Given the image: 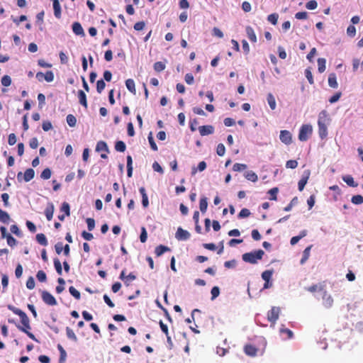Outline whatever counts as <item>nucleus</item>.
<instances>
[{"label":"nucleus","mask_w":363,"mask_h":363,"mask_svg":"<svg viewBox=\"0 0 363 363\" xmlns=\"http://www.w3.org/2000/svg\"><path fill=\"white\" fill-rule=\"evenodd\" d=\"M264 255V252L262 250H257L243 254L242 259L245 262L255 264L258 262V260L262 259Z\"/></svg>","instance_id":"nucleus-1"},{"label":"nucleus","mask_w":363,"mask_h":363,"mask_svg":"<svg viewBox=\"0 0 363 363\" xmlns=\"http://www.w3.org/2000/svg\"><path fill=\"white\" fill-rule=\"evenodd\" d=\"M325 116L326 112L325 111H322L318 120V135L321 139H324L328 135V128L325 124Z\"/></svg>","instance_id":"nucleus-2"},{"label":"nucleus","mask_w":363,"mask_h":363,"mask_svg":"<svg viewBox=\"0 0 363 363\" xmlns=\"http://www.w3.org/2000/svg\"><path fill=\"white\" fill-rule=\"evenodd\" d=\"M313 128L309 124L302 125L298 133V140L301 141H306L309 136L312 134Z\"/></svg>","instance_id":"nucleus-3"},{"label":"nucleus","mask_w":363,"mask_h":363,"mask_svg":"<svg viewBox=\"0 0 363 363\" xmlns=\"http://www.w3.org/2000/svg\"><path fill=\"white\" fill-rule=\"evenodd\" d=\"M322 296V303L326 308H330L333 305V298L332 296L328 294L325 290L320 289Z\"/></svg>","instance_id":"nucleus-4"},{"label":"nucleus","mask_w":363,"mask_h":363,"mask_svg":"<svg viewBox=\"0 0 363 363\" xmlns=\"http://www.w3.org/2000/svg\"><path fill=\"white\" fill-rule=\"evenodd\" d=\"M41 298L43 302L48 306L57 305V301L55 298L47 291H43L41 292Z\"/></svg>","instance_id":"nucleus-5"},{"label":"nucleus","mask_w":363,"mask_h":363,"mask_svg":"<svg viewBox=\"0 0 363 363\" xmlns=\"http://www.w3.org/2000/svg\"><path fill=\"white\" fill-rule=\"evenodd\" d=\"M191 237V234L186 230H184L182 228L179 227L175 233V238L179 241L188 240Z\"/></svg>","instance_id":"nucleus-6"},{"label":"nucleus","mask_w":363,"mask_h":363,"mask_svg":"<svg viewBox=\"0 0 363 363\" xmlns=\"http://www.w3.org/2000/svg\"><path fill=\"white\" fill-rule=\"evenodd\" d=\"M280 313V308L279 307H272L270 311L267 313V319L269 321L275 323L278 320Z\"/></svg>","instance_id":"nucleus-7"},{"label":"nucleus","mask_w":363,"mask_h":363,"mask_svg":"<svg viewBox=\"0 0 363 363\" xmlns=\"http://www.w3.org/2000/svg\"><path fill=\"white\" fill-rule=\"evenodd\" d=\"M279 139L285 145H290L292 142L291 133L289 130H281Z\"/></svg>","instance_id":"nucleus-8"},{"label":"nucleus","mask_w":363,"mask_h":363,"mask_svg":"<svg viewBox=\"0 0 363 363\" xmlns=\"http://www.w3.org/2000/svg\"><path fill=\"white\" fill-rule=\"evenodd\" d=\"M201 135L205 136L214 133V127L211 125H202L199 128Z\"/></svg>","instance_id":"nucleus-9"},{"label":"nucleus","mask_w":363,"mask_h":363,"mask_svg":"<svg viewBox=\"0 0 363 363\" xmlns=\"http://www.w3.org/2000/svg\"><path fill=\"white\" fill-rule=\"evenodd\" d=\"M309 176H310V172L305 171L303 173V175L302 176L301 179L299 180V182L298 183V188L300 191L303 190L306 184L308 182Z\"/></svg>","instance_id":"nucleus-10"},{"label":"nucleus","mask_w":363,"mask_h":363,"mask_svg":"<svg viewBox=\"0 0 363 363\" xmlns=\"http://www.w3.org/2000/svg\"><path fill=\"white\" fill-rule=\"evenodd\" d=\"M72 31L77 35L84 36V31L82 26V25L79 22L73 23L72 26Z\"/></svg>","instance_id":"nucleus-11"},{"label":"nucleus","mask_w":363,"mask_h":363,"mask_svg":"<svg viewBox=\"0 0 363 363\" xmlns=\"http://www.w3.org/2000/svg\"><path fill=\"white\" fill-rule=\"evenodd\" d=\"M52 6L54 10V16L57 18H61V6L60 4L59 0H52Z\"/></svg>","instance_id":"nucleus-12"},{"label":"nucleus","mask_w":363,"mask_h":363,"mask_svg":"<svg viewBox=\"0 0 363 363\" xmlns=\"http://www.w3.org/2000/svg\"><path fill=\"white\" fill-rule=\"evenodd\" d=\"M54 205L52 202H49L45 210V215L48 220H51L53 217Z\"/></svg>","instance_id":"nucleus-13"},{"label":"nucleus","mask_w":363,"mask_h":363,"mask_svg":"<svg viewBox=\"0 0 363 363\" xmlns=\"http://www.w3.org/2000/svg\"><path fill=\"white\" fill-rule=\"evenodd\" d=\"M245 353L250 357H255L257 354V349L252 345H246L244 347Z\"/></svg>","instance_id":"nucleus-14"},{"label":"nucleus","mask_w":363,"mask_h":363,"mask_svg":"<svg viewBox=\"0 0 363 363\" xmlns=\"http://www.w3.org/2000/svg\"><path fill=\"white\" fill-rule=\"evenodd\" d=\"M245 31H246V34H247L248 39L252 43H256L257 42V36L254 31V29L251 26H248L245 28Z\"/></svg>","instance_id":"nucleus-15"},{"label":"nucleus","mask_w":363,"mask_h":363,"mask_svg":"<svg viewBox=\"0 0 363 363\" xmlns=\"http://www.w3.org/2000/svg\"><path fill=\"white\" fill-rule=\"evenodd\" d=\"M171 249L165 245H160L155 247V253L157 257L162 255L166 252H169Z\"/></svg>","instance_id":"nucleus-16"},{"label":"nucleus","mask_w":363,"mask_h":363,"mask_svg":"<svg viewBox=\"0 0 363 363\" xmlns=\"http://www.w3.org/2000/svg\"><path fill=\"white\" fill-rule=\"evenodd\" d=\"M35 177V171L32 168L27 169L23 174V180L28 182Z\"/></svg>","instance_id":"nucleus-17"},{"label":"nucleus","mask_w":363,"mask_h":363,"mask_svg":"<svg viewBox=\"0 0 363 363\" xmlns=\"http://www.w3.org/2000/svg\"><path fill=\"white\" fill-rule=\"evenodd\" d=\"M96 152H105L106 153L109 152L108 147L106 142L104 141H99L96 146Z\"/></svg>","instance_id":"nucleus-18"},{"label":"nucleus","mask_w":363,"mask_h":363,"mask_svg":"<svg viewBox=\"0 0 363 363\" xmlns=\"http://www.w3.org/2000/svg\"><path fill=\"white\" fill-rule=\"evenodd\" d=\"M342 180L351 187H357L358 184L354 182L353 177L351 175H345L342 177Z\"/></svg>","instance_id":"nucleus-19"},{"label":"nucleus","mask_w":363,"mask_h":363,"mask_svg":"<svg viewBox=\"0 0 363 363\" xmlns=\"http://www.w3.org/2000/svg\"><path fill=\"white\" fill-rule=\"evenodd\" d=\"M79 101L84 108H87V101L86 94L82 90L78 91Z\"/></svg>","instance_id":"nucleus-20"},{"label":"nucleus","mask_w":363,"mask_h":363,"mask_svg":"<svg viewBox=\"0 0 363 363\" xmlns=\"http://www.w3.org/2000/svg\"><path fill=\"white\" fill-rule=\"evenodd\" d=\"M125 86L130 92H131L133 94H135V93H136L135 84V82L133 79H128L125 81Z\"/></svg>","instance_id":"nucleus-21"},{"label":"nucleus","mask_w":363,"mask_h":363,"mask_svg":"<svg viewBox=\"0 0 363 363\" xmlns=\"http://www.w3.org/2000/svg\"><path fill=\"white\" fill-rule=\"evenodd\" d=\"M267 103L272 110H274L277 107V103L274 95L269 93L267 96Z\"/></svg>","instance_id":"nucleus-22"},{"label":"nucleus","mask_w":363,"mask_h":363,"mask_svg":"<svg viewBox=\"0 0 363 363\" xmlns=\"http://www.w3.org/2000/svg\"><path fill=\"white\" fill-rule=\"evenodd\" d=\"M328 84L332 88H337L338 86V84L337 82V78L336 74L335 73L330 74L328 77Z\"/></svg>","instance_id":"nucleus-23"},{"label":"nucleus","mask_w":363,"mask_h":363,"mask_svg":"<svg viewBox=\"0 0 363 363\" xmlns=\"http://www.w3.org/2000/svg\"><path fill=\"white\" fill-rule=\"evenodd\" d=\"M36 240L37 242L43 245V246H47L48 245V240L45 237V235L43 233H38L36 235Z\"/></svg>","instance_id":"nucleus-24"},{"label":"nucleus","mask_w":363,"mask_h":363,"mask_svg":"<svg viewBox=\"0 0 363 363\" xmlns=\"http://www.w3.org/2000/svg\"><path fill=\"white\" fill-rule=\"evenodd\" d=\"M66 334L68 339L71 340L72 341L74 342H77L78 338L75 333H74L73 330L71 329L69 327L66 328Z\"/></svg>","instance_id":"nucleus-25"},{"label":"nucleus","mask_w":363,"mask_h":363,"mask_svg":"<svg viewBox=\"0 0 363 363\" xmlns=\"http://www.w3.org/2000/svg\"><path fill=\"white\" fill-rule=\"evenodd\" d=\"M311 247H312V245H310V246L307 247L303 250L302 258L301 259V261H300L301 264H303L308 259V257L310 256V252H311Z\"/></svg>","instance_id":"nucleus-26"},{"label":"nucleus","mask_w":363,"mask_h":363,"mask_svg":"<svg viewBox=\"0 0 363 363\" xmlns=\"http://www.w3.org/2000/svg\"><path fill=\"white\" fill-rule=\"evenodd\" d=\"M245 177L252 182L257 181V175L253 171H247L245 173Z\"/></svg>","instance_id":"nucleus-27"},{"label":"nucleus","mask_w":363,"mask_h":363,"mask_svg":"<svg viewBox=\"0 0 363 363\" xmlns=\"http://www.w3.org/2000/svg\"><path fill=\"white\" fill-rule=\"evenodd\" d=\"M208 207V199L206 197H202L199 201V208L202 213H205Z\"/></svg>","instance_id":"nucleus-28"},{"label":"nucleus","mask_w":363,"mask_h":363,"mask_svg":"<svg viewBox=\"0 0 363 363\" xmlns=\"http://www.w3.org/2000/svg\"><path fill=\"white\" fill-rule=\"evenodd\" d=\"M326 60L325 58L318 59V69L320 73H323L325 70Z\"/></svg>","instance_id":"nucleus-29"},{"label":"nucleus","mask_w":363,"mask_h":363,"mask_svg":"<svg viewBox=\"0 0 363 363\" xmlns=\"http://www.w3.org/2000/svg\"><path fill=\"white\" fill-rule=\"evenodd\" d=\"M115 149L118 152H123L126 149V145L123 141L118 140L116 142Z\"/></svg>","instance_id":"nucleus-30"},{"label":"nucleus","mask_w":363,"mask_h":363,"mask_svg":"<svg viewBox=\"0 0 363 363\" xmlns=\"http://www.w3.org/2000/svg\"><path fill=\"white\" fill-rule=\"evenodd\" d=\"M10 220L9 213L0 208V221L4 223H8Z\"/></svg>","instance_id":"nucleus-31"},{"label":"nucleus","mask_w":363,"mask_h":363,"mask_svg":"<svg viewBox=\"0 0 363 363\" xmlns=\"http://www.w3.org/2000/svg\"><path fill=\"white\" fill-rule=\"evenodd\" d=\"M351 202L354 205H360L363 203V196L357 194L354 195L351 199Z\"/></svg>","instance_id":"nucleus-32"},{"label":"nucleus","mask_w":363,"mask_h":363,"mask_svg":"<svg viewBox=\"0 0 363 363\" xmlns=\"http://www.w3.org/2000/svg\"><path fill=\"white\" fill-rule=\"evenodd\" d=\"M57 349H58V350L60 352V362L62 363V362H64L65 361V359H66V357H67L66 351L64 350L62 346L61 345H60V344L57 345Z\"/></svg>","instance_id":"nucleus-33"},{"label":"nucleus","mask_w":363,"mask_h":363,"mask_svg":"<svg viewBox=\"0 0 363 363\" xmlns=\"http://www.w3.org/2000/svg\"><path fill=\"white\" fill-rule=\"evenodd\" d=\"M66 121L69 126L74 127L77 123V119L72 114H69L67 116Z\"/></svg>","instance_id":"nucleus-34"},{"label":"nucleus","mask_w":363,"mask_h":363,"mask_svg":"<svg viewBox=\"0 0 363 363\" xmlns=\"http://www.w3.org/2000/svg\"><path fill=\"white\" fill-rule=\"evenodd\" d=\"M279 18V15L277 13H273L267 16V21L272 25H276Z\"/></svg>","instance_id":"nucleus-35"},{"label":"nucleus","mask_w":363,"mask_h":363,"mask_svg":"<svg viewBox=\"0 0 363 363\" xmlns=\"http://www.w3.org/2000/svg\"><path fill=\"white\" fill-rule=\"evenodd\" d=\"M54 267L59 275H61L62 273V264L60 261L57 258L54 259Z\"/></svg>","instance_id":"nucleus-36"},{"label":"nucleus","mask_w":363,"mask_h":363,"mask_svg":"<svg viewBox=\"0 0 363 363\" xmlns=\"http://www.w3.org/2000/svg\"><path fill=\"white\" fill-rule=\"evenodd\" d=\"M69 291L70 293V294L74 297V298H76L77 300H79L80 298H81V294H80V292L77 290L74 286H70L69 288Z\"/></svg>","instance_id":"nucleus-37"},{"label":"nucleus","mask_w":363,"mask_h":363,"mask_svg":"<svg viewBox=\"0 0 363 363\" xmlns=\"http://www.w3.org/2000/svg\"><path fill=\"white\" fill-rule=\"evenodd\" d=\"M147 139L152 150H153L154 151H157L158 150L157 146L154 140L152 133L151 132L149 133Z\"/></svg>","instance_id":"nucleus-38"},{"label":"nucleus","mask_w":363,"mask_h":363,"mask_svg":"<svg viewBox=\"0 0 363 363\" xmlns=\"http://www.w3.org/2000/svg\"><path fill=\"white\" fill-rule=\"evenodd\" d=\"M52 172L50 169L45 168L40 174V178L47 180L49 179L51 177Z\"/></svg>","instance_id":"nucleus-39"},{"label":"nucleus","mask_w":363,"mask_h":363,"mask_svg":"<svg viewBox=\"0 0 363 363\" xmlns=\"http://www.w3.org/2000/svg\"><path fill=\"white\" fill-rule=\"evenodd\" d=\"M272 274H273L272 270H266L262 272V278L263 280H264V281H270L272 279Z\"/></svg>","instance_id":"nucleus-40"},{"label":"nucleus","mask_w":363,"mask_h":363,"mask_svg":"<svg viewBox=\"0 0 363 363\" xmlns=\"http://www.w3.org/2000/svg\"><path fill=\"white\" fill-rule=\"evenodd\" d=\"M247 166L245 164L235 163L233 167L234 172H242L246 169Z\"/></svg>","instance_id":"nucleus-41"},{"label":"nucleus","mask_w":363,"mask_h":363,"mask_svg":"<svg viewBox=\"0 0 363 363\" xmlns=\"http://www.w3.org/2000/svg\"><path fill=\"white\" fill-rule=\"evenodd\" d=\"M106 86V84L104 79H99L96 82V91L99 94H101L102 91L104 89Z\"/></svg>","instance_id":"nucleus-42"},{"label":"nucleus","mask_w":363,"mask_h":363,"mask_svg":"<svg viewBox=\"0 0 363 363\" xmlns=\"http://www.w3.org/2000/svg\"><path fill=\"white\" fill-rule=\"evenodd\" d=\"M61 211L65 213V215L69 216L70 215V207L68 203L63 202L60 208Z\"/></svg>","instance_id":"nucleus-43"},{"label":"nucleus","mask_w":363,"mask_h":363,"mask_svg":"<svg viewBox=\"0 0 363 363\" xmlns=\"http://www.w3.org/2000/svg\"><path fill=\"white\" fill-rule=\"evenodd\" d=\"M165 67L166 66L162 62H157L154 64V69L157 72L163 71Z\"/></svg>","instance_id":"nucleus-44"},{"label":"nucleus","mask_w":363,"mask_h":363,"mask_svg":"<svg viewBox=\"0 0 363 363\" xmlns=\"http://www.w3.org/2000/svg\"><path fill=\"white\" fill-rule=\"evenodd\" d=\"M36 277L40 282H45L47 280L46 274L43 270H40L37 272Z\"/></svg>","instance_id":"nucleus-45"},{"label":"nucleus","mask_w":363,"mask_h":363,"mask_svg":"<svg viewBox=\"0 0 363 363\" xmlns=\"http://www.w3.org/2000/svg\"><path fill=\"white\" fill-rule=\"evenodd\" d=\"M250 214H251V213H250L249 209H247V208H242L240 211L238 217L240 219L245 218H247V217L250 216Z\"/></svg>","instance_id":"nucleus-46"},{"label":"nucleus","mask_w":363,"mask_h":363,"mask_svg":"<svg viewBox=\"0 0 363 363\" xmlns=\"http://www.w3.org/2000/svg\"><path fill=\"white\" fill-rule=\"evenodd\" d=\"M10 230L12 233L18 237L22 236V233L17 225H12L10 228Z\"/></svg>","instance_id":"nucleus-47"},{"label":"nucleus","mask_w":363,"mask_h":363,"mask_svg":"<svg viewBox=\"0 0 363 363\" xmlns=\"http://www.w3.org/2000/svg\"><path fill=\"white\" fill-rule=\"evenodd\" d=\"M279 331H280V333H281V334H284V333L286 334L289 339H291L294 337L293 332L291 330L284 328V325L281 326Z\"/></svg>","instance_id":"nucleus-48"},{"label":"nucleus","mask_w":363,"mask_h":363,"mask_svg":"<svg viewBox=\"0 0 363 363\" xmlns=\"http://www.w3.org/2000/svg\"><path fill=\"white\" fill-rule=\"evenodd\" d=\"M225 152V147L223 143H219L216 147V153L219 156H223Z\"/></svg>","instance_id":"nucleus-49"},{"label":"nucleus","mask_w":363,"mask_h":363,"mask_svg":"<svg viewBox=\"0 0 363 363\" xmlns=\"http://www.w3.org/2000/svg\"><path fill=\"white\" fill-rule=\"evenodd\" d=\"M347 34L351 38L354 37L356 35V28L353 25H350L347 28Z\"/></svg>","instance_id":"nucleus-50"},{"label":"nucleus","mask_w":363,"mask_h":363,"mask_svg":"<svg viewBox=\"0 0 363 363\" xmlns=\"http://www.w3.org/2000/svg\"><path fill=\"white\" fill-rule=\"evenodd\" d=\"M298 203V199L297 197H294L292 199V200L290 201V203L284 208L285 211H290L294 206L297 204Z\"/></svg>","instance_id":"nucleus-51"},{"label":"nucleus","mask_w":363,"mask_h":363,"mask_svg":"<svg viewBox=\"0 0 363 363\" xmlns=\"http://www.w3.org/2000/svg\"><path fill=\"white\" fill-rule=\"evenodd\" d=\"M147 233L145 227L141 228V233L140 235V240L141 242L144 243L147 241Z\"/></svg>","instance_id":"nucleus-52"},{"label":"nucleus","mask_w":363,"mask_h":363,"mask_svg":"<svg viewBox=\"0 0 363 363\" xmlns=\"http://www.w3.org/2000/svg\"><path fill=\"white\" fill-rule=\"evenodd\" d=\"M211 300H214L220 294V289H219V287L218 286H213L211 289Z\"/></svg>","instance_id":"nucleus-53"},{"label":"nucleus","mask_w":363,"mask_h":363,"mask_svg":"<svg viewBox=\"0 0 363 363\" xmlns=\"http://www.w3.org/2000/svg\"><path fill=\"white\" fill-rule=\"evenodd\" d=\"M278 191H279L278 188L274 187V188L271 189L268 191V193L270 194V198H269L270 200H274V201L277 200V194L278 193Z\"/></svg>","instance_id":"nucleus-54"},{"label":"nucleus","mask_w":363,"mask_h":363,"mask_svg":"<svg viewBox=\"0 0 363 363\" xmlns=\"http://www.w3.org/2000/svg\"><path fill=\"white\" fill-rule=\"evenodd\" d=\"M11 84V79L9 75H4L1 78V84L4 86H9Z\"/></svg>","instance_id":"nucleus-55"},{"label":"nucleus","mask_w":363,"mask_h":363,"mask_svg":"<svg viewBox=\"0 0 363 363\" xmlns=\"http://www.w3.org/2000/svg\"><path fill=\"white\" fill-rule=\"evenodd\" d=\"M38 106L42 108L45 104V96L43 94H38Z\"/></svg>","instance_id":"nucleus-56"},{"label":"nucleus","mask_w":363,"mask_h":363,"mask_svg":"<svg viewBox=\"0 0 363 363\" xmlns=\"http://www.w3.org/2000/svg\"><path fill=\"white\" fill-rule=\"evenodd\" d=\"M317 6H318V4H317L316 1H315V0H311L308 2H307L306 4V7L308 10H314L317 8Z\"/></svg>","instance_id":"nucleus-57"},{"label":"nucleus","mask_w":363,"mask_h":363,"mask_svg":"<svg viewBox=\"0 0 363 363\" xmlns=\"http://www.w3.org/2000/svg\"><path fill=\"white\" fill-rule=\"evenodd\" d=\"M87 228L89 231H91L95 228V220L94 218H89L86 219Z\"/></svg>","instance_id":"nucleus-58"},{"label":"nucleus","mask_w":363,"mask_h":363,"mask_svg":"<svg viewBox=\"0 0 363 363\" xmlns=\"http://www.w3.org/2000/svg\"><path fill=\"white\" fill-rule=\"evenodd\" d=\"M305 76L311 84H313L314 83L313 74H312V72H311L310 69H308V68L306 69Z\"/></svg>","instance_id":"nucleus-59"},{"label":"nucleus","mask_w":363,"mask_h":363,"mask_svg":"<svg viewBox=\"0 0 363 363\" xmlns=\"http://www.w3.org/2000/svg\"><path fill=\"white\" fill-rule=\"evenodd\" d=\"M44 79L48 82H51L54 80V74L52 71H47L44 75Z\"/></svg>","instance_id":"nucleus-60"},{"label":"nucleus","mask_w":363,"mask_h":363,"mask_svg":"<svg viewBox=\"0 0 363 363\" xmlns=\"http://www.w3.org/2000/svg\"><path fill=\"white\" fill-rule=\"evenodd\" d=\"M125 280L124 281V284L126 286H129L130 282L134 281L136 279V276L133 273H130L128 275L126 276Z\"/></svg>","instance_id":"nucleus-61"},{"label":"nucleus","mask_w":363,"mask_h":363,"mask_svg":"<svg viewBox=\"0 0 363 363\" xmlns=\"http://www.w3.org/2000/svg\"><path fill=\"white\" fill-rule=\"evenodd\" d=\"M42 128L44 131H48L52 128V125L50 121H45L42 123Z\"/></svg>","instance_id":"nucleus-62"},{"label":"nucleus","mask_w":363,"mask_h":363,"mask_svg":"<svg viewBox=\"0 0 363 363\" xmlns=\"http://www.w3.org/2000/svg\"><path fill=\"white\" fill-rule=\"evenodd\" d=\"M298 166V162L296 160H288L286 163V167L290 169H295Z\"/></svg>","instance_id":"nucleus-63"},{"label":"nucleus","mask_w":363,"mask_h":363,"mask_svg":"<svg viewBox=\"0 0 363 363\" xmlns=\"http://www.w3.org/2000/svg\"><path fill=\"white\" fill-rule=\"evenodd\" d=\"M26 287L28 289H33L35 287V280L33 277H29L26 281Z\"/></svg>","instance_id":"nucleus-64"}]
</instances>
